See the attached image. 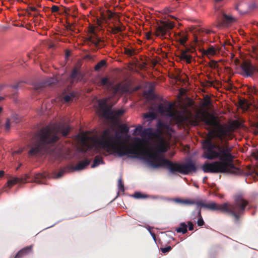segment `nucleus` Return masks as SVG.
<instances>
[{"instance_id":"nucleus-1","label":"nucleus","mask_w":258,"mask_h":258,"mask_svg":"<svg viewBox=\"0 0 258 258\" xmlns=\"http://www.w3.org/2000/svg\"><path fill=\"white\" fill-rule=\"evenodd\" d=\"M97 144L100 148L107 149V151L111 152L113 154L120 157L133 154L134 156H130L129 157L137 158L141 155L148 164L154 168H155L149 161L148 155L157 154L158 156L162 157L159 153L167 151L166 146L163 143L158 145L155 149L154 152L146 151L144 150L143 140L139 138H134V145L130 147L122 141L121 136L117 132H115L112 128H107L102 132L99 140L97 141Z\"/></svg>"},{"instance_id":"nucleus-2","label":"nucleus","mask_w":258,"mask_h":258,"mask_svg":"<svg viewBox=\"0 0 258 258\" xmlns=\"http://www.w3.org/2000/svg\"><path fill=\"white\" fill-rule=\"evenodd\" d=\"M203 157L209 160L219 159V161L205 163L202 169L205 173H236L239 169L233 163L232 148L228 143L223 145L214 143L211 139L206 140L203 143Z\"/></svg>"},{"instance_id":"nucleus-3","label":"nucleus","mask_w":258,"mask_h":258,"mask_svg":"<svg viewBox=\"0 0 258 258\" xmlns=\"http://www.w3.org/2000/svg\"><path fill=\"white\" fill-rule=\"evenodd\" d=\"M234 203L230 204L228 202L223 204H218L214 202L204 203L202 201H196L194 200H181L176 199L175 201L178 203L196 205L197 211L202 207L211 211H219L231 216L235 224H239L241 219L245 214L246 207L249 202L245 200L241 194H237L234 196Z\"/></svg>"},{"instance_id":"nucleus-4","label":"nucleus","mask_w":258,"mask_h":258,"mask_svg":"<svg viewBox=\"0 0 258 258\" xmlns=\"http://www.w3.org/2000/svg\"><path fill=\"white\" fill-rule=\"evenodd\" d=\"M70 131L69 125L63 123H54L42 128L37 134L38 141L32 145L28 152L30 156H33L41 153L44 146L56 143L59 139V135L68 136Z\"/></svg>"},{"instance_id":"nucleus-5","label":"nucleus","mask_w":258,"mask_h":258,"mask_svg":"<svg viewBox=\"0 0 258 258\" xmlns=\"http://www.w3.org/2000/svg\"><path fill=\"white\" fill-rule=\"evenodd\" d=\"M201 121L204 122L206 125L213 127V129L209 131V135L218 138L221 142L220 144L215 143L216 144H229L228 138L230 137L231 135L230 128L227 126L221 124L216 116L208 112L203 111L201 113V115L196 114L192 120L194 124L196 125L199 124Z\"/></svg>"},{"instance_id":"nucleus-6","label":"nucleus","mask_w":258,"mask_h":258,"mask_svg":"<svg viewBox=\"0 0 258 258\" xmlns=\"http://www.w3.org/2000/svg\"><path fill=\"white\" fill-rule=\"evenodd\" d=\"M148 156L149 161L154 168H166L173 174L177 172L182 174L187 175L192 172H195L197 170L195 163L191 160L184 164H180L170 161L165 157L158 156L157 154H149Z\"/></svg>"},{"instance_id":"nucleus-7","label":"nucleus","mask_w":258,"mask_h":258,"mask_svg":"<svg viewBox=\"0 0 258 258\" xmlns=\"http://www.w3.org/2000/svg\"><path fill=\"white\" fill-rule=\"evenodd\" d=\"M158 111L161 115L171 118L178 125H183L185 117L175 109L173 103L169 102L161 103L158 106Z\"/></svg>"},{"instance_id":"nucleus-8","label":"nucleus","mask_w":258,"mask_h":258,"mask_svg":"<svg viewBox=\"0 0 258 258\" xmlns=\"http://www.w3.org/2000/svg\"><path fill=\"white\" fill-rule=\"evenodd\" d=\"M99 86H105L106 90L111 94L109 97L112 98L117 94L122 95L128 91V86L122 83H118L113 85V82L110 81L108 77L102 78L99 82Z\"/></svg>"},{"instance_id":"nucleus-9","label":"nucleus","mask_w":258,"mask_h":258,"mask_svg":"<svg viewBox=\"0 0 258 258\" xmlns=\"http://www.w3.org/2000/svg\"><path fill=\"white\" fill-rule=\"evenodd\" d=\"M111 97H106L101 99L98 101L99 112L100 115L106 119L112 118L113 116H120L124 113V110L119 109L114 112L112 110V105L108 103Z\"/></svg>"},{"instance_id":"nucleus-10","label":"nucleus","mask_w":258,"mask_h":258,"mask_svg":"<svg viewBox=\"0 0 258 258\" xmlns=\"http://www.w3.org/2000/svg\"><path fill=\"white\" fill-rule=\"evenodd\" d=\"M174 24L170 21H161L155 27V34L157 37L162 39L166 38L168 31L173 28Z\"/></svg>"},{"instance_id":"nucleus-11","label":"nucleus","mask_w":258,"mask_h":258,"mask_svg":"<svg viewBox=\"0 0 258 258\" xmlns=\"http://www.w3.org/2000/svg\"><path fill=\"white\" fill-rule=\"evenodd\" d=\"M89 32V34L86 39V41L87 43H90L98 49L104 46V41L97 36L94 28H90Z\"/></svg>"},{"instance_id":"nucleus-12","label":"nucleus","mask_w":258,"mask_h":258,"mask_svg":"<svg viewBox=\"0 0 258 258\" xmlns=\"http://www.w3.org/2000/svg\"><path fill=\"white\" fill-rule=\"evenodd\" d=\"M89 32V34L86 39V41L87 43H90L98 49L104 46V41L97 36L94 28H90Z\"/></svg>"},{"instance_id":"nucleus-13","label":"nucleus","mask_w":258,"mask_h":258,"mask_svg":"<svg viewBox=\"0 0 258 258\" xmlns=\"http://www.w3.org/2000/svg\"><path fill=\"white\" fill-rule=\"evenodd\" d=\"M82 62L78 61L74 67L72 73L70 76L71 82L73 83L74 82H78L81 81L84 78V75L81 71Z\"/></svg>"},{"instance_id":"nucleus-14","label":"nucleus","mask_w":258,"mask_h":258,"mask_svg":"<svg viewBox=\"0 0 258 258\" xmlns=\"http://www.w3.org/2000/svg\"><path fill=\"white\" fill-rule=\"evenodd\" d=\"M241 69L243 72L242 75L245 77H251L257 70V69L249 61L244 60L240 64Z\"/></svg>"},{"instance_id":"nucleus-15","label":"nucleus","mask_w":258,"mask_h":258,"mask_svg":"<svg viewBox=\"0 0 258 258\" xmlns=\"http://www.w3.org/2000/svg\"><path fill=\"white\" fill-rule=\"evenodd\" d=\"M25 177H14L9 179L7 182V186L9 188H11L13 185L17 183H22L25 182L27 178H29L28 175L25 174Z\"/></svg>"},{"instance_id":"nucleus-16","label":"nucleus","mask_w":258,"mask_h":258,"mask_svg":"<svg viewBox=\"0 0 258 258\" xmlns=\"http://www.w3.org/2000/svg\"><path fill=\"white\" fill-rule=\"evenodd\" d=\"M33 245L26 246L19 250L14 258H22L32 252Z\"/></svg>"},{"instance_id":"nucleus-17","label":"nucleus","mask_w":258,"mask_h":258,"mask_svg":"<svg viewBox=\"0 0 258 258\" xmlns=\"http://www.w3.org/2000/svg\"><path fill=\"white\" fill-rule=\"evenodd\" d=\"M56 82V79L54 78H50L46 81L43 83H41L37 84L34 87V89L36 91H39L46 86H49L52 84H55Z\"/></svg>"},{"instance_id":"nucleus-18","label":"nucleus","mask_w":258,"mask_h":258,"mask_svg":"<svg viewBox=\"0 0 258 258\" xmlns=\"http://www.w3.org/2000/svg\"><path fill=\"white\" fill-rule=\"evenodd\" d=\"M175 37L176 40L179 41L181 45L184 46L188 39L186 33L183 31L176 34Z\"/></svg>"},{"instance_id":"nucleus-19","label":"nucleus","mask_w":258,"mask_h":258,"mask_svg":"<svg viewBox=\"0 0 258 258\" xmlns=\"http://www.w3.org/2000/svg\"><path fill=\"white\" fill-rule=\"evenodd\" d=\"M90 162L91 160L88 159H86L83 161H80L76 164L75 169L76 170H82L87 166L90 164Z\"/></svg>"},{"instance_id":"nucleus-20","label":"nucleus","mask_w":258,"mask_h":258,"mask_svg":"<svg viewBox=\"0 0 258 258\" xmlns=\"http://www.w3.org/2000/svg\"><path fill=\"white\" fill-rule=\"evenodd\" d=\"M180 58L181 60L185 61L187 63H190L191 61L192 56L187 53V51H181Z\"/></svg>"},{"instance_id":"nucleus-21","label":"nucleus","mask_w":258,"mask_h":258,"mask_svg":"<svg viewBox=\"0 0 258 258\" xmlns=\"http://www.w3.org/2000/svg\"><path fill=\"white\" fill-rule=\"evenodd\" d=\"M152 130L151 128H146L143 130V131L141 134V136L142 138H146L150 139L152 138Z\"/></svg>"},{"instance_id":"nucleus-22","label":"nucleus","mask_w":258,"mask_h":258,"mask_svg":"<svg viewBox=\"0 0 258 258\" xmlns=\"http://www.w3.org/2000/svg\"><path fill=\"white\" fill-rule=\"evenodd\" d=\"M197 217L199 218L197 221L198 226H202L204 225L205 222L201 215V208H199V210L196 212V216H194L193 219H196Z\"/></svg>"},{"instance_id":"nucleus-23","label":"nucleus","mask_w":258,"mask_h":258,"mask_svg":"<svg viewBox=\"0 0 258 258\" xmlns=\"http://www.w3.org/2000/svg\"><path fill=\"white\" fill-rule=\"evenodd\" d=\"M202 54L204 55H214L216 54V50L213 46L210 47L208 49H203L202 50Z\"/></svg>"},{"instance_id":"nucleus-24","label":"nucleus","mask_w":258,"mask_h":258,"mask_svg":"<svg viewBox=\"0 0 258 258\" xmlns=\"http://www.w3.org/2000/svg\"><path fill=\"white\" fill-rule=\"evenodd\" d=\"M187 226L184 222H181L180 223L178 227L176 228V231L177 233H182V234H185L187 232Z\"/></svg>"},{"instance_id":"nucleus-25","label":"nucleus","mask_w":258,"mask_h":258,"mask_svg":"<svg viewBox=\"0 0 258 258\" xmlns=\"http://www.w3.org/2000/svg\"><path fill=\"white\" fill-rule=\"evenodd\" d=\"M124 30V26H123L120 22H118V25H114L113 27L111 28V32L113 34L122 32Z\"/></svg>"},{"instance_id":"nucleus-26","label":"nucleus","mask_w":258,"mask_h":258,"mask_svg":"<svg viewBox=\"0 0 258 258\" xmlns=\"http://www.w3.org/2000/svg\"><path fill=\"white\" fill-rule=\"evenodd\" d=\"M101 163H103V161L101 157L96 156L94 160L93 163L91 165L92 168H94L98 166Z\"/></svg>"},{"instance_id":"nucleus-27","label":"nucleus","mask_w":258,"mask_h":258,"mask_svg":"<svg viewBox=\"0 0 258 258\" xmlns=\"http://www.w3.org/2000/svg\"><path fill=\"white\" fill-rule=\"evenodd\" d=\"M245 6V4L243 3H240L238 4L236 7V9L238 10L239 13L241 14H246L248 11L247 10L244 9V7Z\"/></svg>"},{"instance_id":"nucleus-28","label":"nucleus","mask_w":258,"mask_h":258,"mask_svg":"<svg viewBox=\"0 0 258 258\" xmlns=\"http://www.w3.org/2000/svg\"><path fill=\"white\" fill-rule=\"evenodd\" d=\"M106 66V60L102 59L99 61L95 66L94 70L96 71H99L101 68Z\"/></svg>"},{"instance_id":"nucleus-29","label":"nucleus","mask_w":258,"mask_h":258,"mask_svg":"<svg viewBox=\"0 0 258 258\" xmlns=\"http://www.w3.org/2000/svg\"><path fill=\"white\" fill-rule=\"evenodd\" d=\"M82 142L83 145L85 147L86 149L85 150V152H86L88 150H91L92 147L93 145L91 144H89L87 139L85 138H84L82 140Z\"/></svg>"},{"instance_id":"nucleus-30","label":"nucleus","mask_w":258,"mask_h":258,"mask_svg":"<svg viewBox=\"0 0 258 258\" xmlns=\"http://www.w3.org/2000/svg\"><path fill=\"white\" fill-rule=\"evenodd\" d=\"M157 129L159 130L160 131H162L163 129H167L168 130L169 126L166 123H163L161 121H158L157 124Z\"/></svg>"},{"instance_id":"nucleus-31","label":"nucleus","mask_w":258,"mask_h":258,"mask_svg":"<svg viewBox=\"0 0 258 258\" xmlns=\"http://www.w3.org/2000/svg\"><path fill=\"white\" fill-rule=\"evenodd\" d=\"M156 117V114L154 112H149L145 114L144 118H149L150 120H153Z\"/></svg>"},{"instance_id":"nucleus-32","label":"nucleus","mask_w":258,"mask_h":258,"mask_svg":"<svg viewBox=\"0 0 258 258\" xmlns=\"http://www.w3.org/2000/svg\"><path fill=\"white\" fill-rule=\"evenodd\" d=\"M119 127L121 133L127 134L129 132V127L125 124H121Z\"/></svg>"},{"instance_id":"nucleus-33","label":"nucleus","mask_w":258,"mask_h":258,"mask_svg":"<svg viewBox=\"0 0 258 258\" xmlns=\"http://www.w3.org/2000/svg\"><path fill=\"white\" fill-rule=\"evenodd\" d=\"M124 53L129 56H132L135 54V51L133 49H131L127 48H124Z\"/></svg>"},{"instance_id":"nucleus-34","label":"nucleus","mask_w":258,"mask_h":258,"mask_svg":"<svg viewBox=\"0 0 258 258\" xmlns=\"http://www.w3.org/2000/svg\"><path fill=\"white\" fill-rule=\"evenodd\" d=\"M134 197H135L136 199H142V198H146L148 197V196L147 195H144L142 194L140 192H136L134 195Z\"/></svg>"},{"instance_id":"nucleus-35","label":"nucleus","mask_w":258,"mask_h":258,"mask_svg":"<svg viewBox=\"0 0 258 258\" xmlns=\"http://www.w3.org/2000/svg\"><path fill=\"white\" fill-rule=\"evenodd\" d=\"M143 131V129L142 126L141 125H139L135 129L134 135H136L137 134L138 135H140L141 136V134Z\"/></svg>"},{"instance_id":"nucleus-36","label":"nucleus","mask_w":258,"mask_h":258,"mask_svg":"<svg viewBox=\"0 0 258 258\" xmlns=\"http://www.w3.org/2000/svg\"><path fill=\"white\" fill-rule=\"evenodd\" d=\"M162 131H160L159 130L157 129L155 132H152V138L153 137L159 138L162 135Z\"/></svg>"},{"instance_id":"nucleus-37","label":"nucleus","mask_w":258,"mask_h":258,"mask_svg":"<svg viewBox=\"0 0 258 258\" xmlns=\"http://www.w3.org/2000/svg\"><path fill=\"white\" fill-rule=\"evenodd\" d=\"M75 96L74 93H71L70 95H66L63 97V100L65 102H69L71 101L72 98Z\"/></svg>"},{"instance_id":"nucleus-38","label":"nucleus","mask_w":258,"mask_h":258,"mask_svg":"<svg viewBox=\"0 0 258 258\" xmlns=\"http://www.w3.org/2000/svg\"><path fill=\"white\" fill-rule=\"evenodd\" d=\"M118 189L119 190H120L122 191H124V185H123V183L122 181V179L121 178L118 179Z\"/></svg>"},{"instance_id":"nucleus-39","label":"nucleus","mask_w":258,"mask_h":258,"mask_svg":"<svg viewBox=\"0 0 258 258\" xmlns=\"http://www.w3.org/2000/svg\"><path fill=\"white\" fill-rule=\"evenodd\" d=\"M172 249L171 246H168L167 247H164V248H161L160 250L164 253H165L166 252H168L170 251Z\"/></svg>"},{"instance_id":"nucleus-40","label":"nucleus","mask_w":258,"mask_h":258,"mask_svg":"<svg viewBox=\"0 0 258 258\" xmlns=\"http://www.w3.org/2000/svg\"><path fill=\"white\" fill-rule=\"evenodd\" d=\"M59 10V7L56 5L52 6L51 8L52 13L58 12Z\"/></svg>"},{"instance_id":"nucleus-41","label":"nucleus","mask_w":258,"mask_h":258,"mask_svg":"<svg viewBox=\"0 0 258 258\" xmlns=\"http://www.w3.org/2000/svg\"><path fill=\"white\" fill-rule=\"evenodd\" d=\"M65 172H66V171L63 169L60 170L56 174L55 177L57 178L61 177L63 175V174Z\"/></svg>"},{"instance_id":"nucleus-42","label":"nucleus","mask_w":258,"mask_h":258,"mask_svg":"<svg viewBox=\"0 0 258 258\" xmlns=\"http://www.w3.org/2000/svg\"><path fill=\"white\" fill-rule=\"evenodd\" d=\"M22 83V82H18L17 84H15L14 85H12L11 87L13 89L15 90H17L19 87H21V84Z\"/></svg>"},{"instance_id":"nucleus-43","label":"nucleus","mask_w":258,"mask_h":258,"mask_svg":"<svg viewBox=\"0 0 258 258\" xmlns=\"http://www.w3.org/2000/svg\"><path fill=\"white\" fill-rule=\"evenodd\" d=\"M187 225L188 226V229L190 231H192L194 230V226L192 223L191 221H188L187 222Z\"/></svg>"},{"instance_id":"nucleus-44","label":"nucleus","mask_w":258,"mask_h":258,"mask_svg":"<svg viewBox=\"0 0 258 258\" xmlns=\"http://www.w3.org/2000/svg\"><path fill=\"white\" fill-rule=\"evenodd\" d=\"M5 129L7 131H9L10 129V122L9 119H7L6 124H5Z\"/></svg>"},{"instance_id":"nucleus-45","label":"nucleus","mask_w":258,"mask_h":258,"mask_svg":"<svg viewBox=\"0 0 258 258\" xmlns=\"http://www.w3.org/2000/svg\"><path fill=\"white\" fill-rule=\"evenodd\" d=\"M181 51H187V53L188 54V53L189 52H192L194 51V48H185V49H183V50H182Z\"/></svg>"},{"instance_id":"nucleus-46","label":"nucleus","mask_w":258,"mask_h":258,"mask_svg":"<svg viewBox=\"0 0 258 258\" xmlns=\"http://www.w3.org/2000/svg\"><path fill=\"white\" fill-rule=\"evenodd\" d=\"M28 9L33 12H38V10L34 7H29Z\"/></svg>"},{"instance_id":"nucleus-47","label":"nucleus","mask_w":258,"mask_h":258,"mask_svg":"<svg viewBox=\"0 0 258 258\" xmlns=\"http://www.w3.org/2000/svg\"><path fill=\"white\" fill-rule=\"evenodd\" d=\"M151 32L147 33L146 34L147 39H150L151 38Z\"/></svg>"},{"instance_id":"nucleus-48","label":"nucleus","mask_w":258,"mask_h":258,"mask_svg":"<svg viewBox=\"0 0 258 258\" xmlns=\"http://www.w3.org/2000/svg\"><path fill=\"white\" fill-rule=\"evenodd\" d=\"M171 12V11H170L168 8H166L164 10V12L165 13V14H168V13H169Z\"/></svg>"},{"instance_id":"nucleus-49","label":"nucleus","mask_w":258,"mask_h":258,"mask_svg":"<svg viewBox=\"0 0 258 258\" xmlns=\"http://www.w3.org/2000/svg\"><path fill=\"white\" fill-rule=\"evenodd\" d=\"M197 208H196V210L192 212L191 217H192V218H193V216H196V212H197Z\"/></svg>"},{"instance_id":"nucleus-50","label":"nucleus","mask_w":258,"mask_h":258,"mask_svg":"<svg viewBox=\"0 0 258 258\" xmlns=\"http://www.w3.org/2000/svg\"><path fill=\"white\" fill-rule=\"evenodd\" d=\"M5 175V171L3 170L0 171V177H2Z\"/></svg>"},{"instance_id":"nucleus-51","label":"nucleus","mask_w":258,"mask_h":258,"mask_svg":"<svg viewBox=\"0 0 258 258\" xmlns=\"http://www.w3.org/2000/svg\"><path fill=\"white\" fill-rule=\"evenodd\" d=\"M210 100H207V101H206V102H205V105H206V106H208V105H210Z\"/></svg>"},{"instance_id":"nucleus-52","label":"nucleus","mask_w":258,"mask_h":258,"mask_svg":"<svg viewBox=\"0 0 258 258\" xmlns=\"http://www.w3.org/2000/svg\"><path fill=\"white\" fill-rule=\"evenodd\" d=\"M235 63H236V64H239L240 63V61H239V59H236L235 60Z\"/></svg>"},{"instance_id":"nucleus-53","label":"nucleus","mask_w":258,"mask_h":258,"mask_svg":"<svg viewBox=\"0 0 258 258\" xmlns=\"http://www.w3.org/2000/svg\"><path fill=\"white\" fill-rule=\"evenodd\" d=\"M5 87V85L2 84L0 85V91L2 90Z\"/></svg>"},{"instance_id":"nucleus-54","label":"nucleus","mask_w":258,"mask_h":258,"mask_svg":"<svg viewBox=\"0 0 258 258\" xmlns=\"http://www.w3.org/2000/svg\"><path fill=\"white\" fill-rule=\"evenodd\" d=\"M205 32L207 33V34H210V33L212 32V31L210 30H205Z\"/></svg>"},{"instance_id":"nucleus-55","label":"nucleus","mask_w":258,"mask_h":258,"mask_svg":"<svg viewBox=\"0 0 258 258\" xmlns=\"http://www.w3.org/2000/svg\"><path fill=\"white\" fill-rule=\"evenodd\" d=\"M207 179H208V177L207 176L204 177L203 178L204 182H205L207 180Z\"/></svg>"},{"instance_id":"nucleus-56","label":"nucleus","mask_w":258,"mask_h":258,"mask_svg":"<svg viewBox=\"0 0 258 258\" xmlns=\"http://www.w3.org/2000/svg\"><path fill=\"white\" fill-rule=\"evenodd\" d=\"M152 235L153 238L154 239V240H155L156 239V235H155V234L154 233H153V234H152Z\"/></svg>"},{"instance_id":"nucleus-57","label":"nucleus","mask_w":258,"mask_h":258,"mask_svg":"<svg viewBox=\"0 0 258 258\" xmlns=\"http://www.w3.org/2000/svg\"><path fill=\"white\" fill-rule=\"evenodd\" d=\"M22 150H18V151H17V153L18 154H20V153H22Z\"/></svg>"},{"instance_id":"nucleus-58","label":"nucleus","mask_w":258,"mask_h":258,"mask_svg":"<svg viewBox=\"0 0 258 258\" xmlns=\"http://www.w3.org/2000/svg\"><path fill=\"white\" fill-rule=\"evenodd\" d=\"M4 99V97L0 96V102Z\"/></svg>"},{"instance_id":"nucleus-59","label":"nucleus","mask_w":258,"mask_h":258,"mask_svg":"<svg viewBox=\"0 0 258 258\" xmlns=\"http://www.w3.org/2000/svg\"><path fill=\"white\" fill-rule=\"evenodd\" d=\"M208 83L209 84H210L211 85H212L213 84V82H211V81H209V82H208Z\"/></svg>"},{"instance_id":"nucleus-60","label":"nucleus","mask_w":258,"mask_h":258,"mask_svg":"<svg viewBox=\"0 0 258 258\" xmlns=\"http://www.w3.org/2000/svg\"><path fill=\"white\" fill-rule=\"evenodd\" d=\"M16 94H17V92L15 91V92L13 93V97H14V96H15V95Z\"/></svg>"},{"instance_id":"nucleus-61","label":"nucleus","mask_w":258,"mask_h":258,"mask_svg":"<svg viewBox=\"0 0 258 258\" xmlns=\"http://www.w3.org/2000/svg\"><path fill=\"white\" fill-rule=\"evenodd\" d=\"M37 15H40V14L39 13L38 14H36L34 15L33 16L34 17H36Z\"/></svg>"},{"instance_id":"nucleus-62","label":"nucleus","mask_w":258,"mask_h":258,"mask_svg":"<svg viewBox=\"0 0 258 258\" xmlns=\"http://www.w3.org/2000/svg\"><path fill=\"white\" fill-rule=\"evenodd\" d=\"M37 15H40V14L39 13L38 14H36L34 15L33 16L34 17H36Z\"/></svg>"},{"instance_id":"nucleus-63","label":"nucleus","mask_w":258,"mask_h":258,"mask_svg":"<svg viewBox=\"0 0 258 258\" xmlns=\"http://www.w3.org/2000/svg\"><path fill=\"white\" fill-rule=\"evenodd\" d=\"M2 111V108L0 107V113Z\"/></svg>"}]
</instances>
